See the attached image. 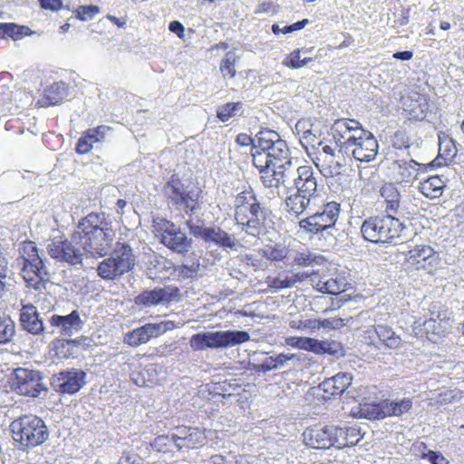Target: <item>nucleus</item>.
Here are the masks:
<instances>
[{
  "label": "nucleus",
  "instance_id": "1",
  "mask_svg": "<svg viewBox=\"0 0 464 464\" xmlns=\"http://www.w3.org/2000/svg\"><path fill=\"white\" fill-rule=\"evenodd\" d=\"M81 235L82 247L92 257H103L97 267L98 276L106 281H113L132 270L136 265L133 249L126 243L117 242L112 249L116 236L112 221L103 212H91L77 225Z\"/></svg>",
  "mask_w": 464,
  "mask_h": 464
},
{
  "label": "nucleus",
  "instance_id": "2",
  "mask_svg": "<svg viewBox=\"0 0 464 464\" xmlns=\"http://www.w3.org/2000/svg\"><path fill=\"white\" fill-rule=\"evenodd\" d=\"M237 143L242 147L251 145L253 165L262 174L266 186L277 188V194L284 198L286 206L290 205L288 175L286 166H290L289 148L279 134L269 129H261L251 138L246 133L237 136Z\"/></svg>",
  "mask_w": 464,
  "mask_h": 464
},
{
  "label": "nucleus",
  "instance_id": "3",
  "mask_svg": "<svg viewBox=\"0 0 464 464\" xmlns=\"http://www.w3.org/2000/svg\"><path fill=\"white\" fill-rule=\"evenodd\" d=\"M164 193L172 207L188 216L185 224L191 236L227 252L237 251L240 246L238 240L219 226H206L203 219H193L192 217L202 208L203 191L200 187L185 185L178 175L173 174L164 186Z\"/></svg>",
  "mask_w": 464,
  "mask_h": 464
},
{
  "label": "nucleus",
  "instance_id": "4",
  "mask_svg": "<svg viewBox=\"0 0 464 464\" xmlns=\"http://www.w3.org/2000/svg\"><path fill=\"white\" fill-rule=\"evenodd\" d=\"M333 138L339 147V153L358 161L369 162L378 153V141L370 131L353 119H338L331 127Z\"/></svg>",
  "mask_w": 464,
  "mask_h": 464
},
{
  "label": "nucleus",
  "instance_id": "5",
  "mask_svg": "<svg viewBox=\"0 0 464 464\" xmlns=\"http://www.w3.org/2000/svg\"><path fill=\"white\" fill-rule=\"evenodd\" d=\"M235 219L246 234L258 237L264 230L266 215L252 191H242L235 198Z\"/></svg>",
  "mask_w": 464,
  "mask_h": 464
},
{
  "label": "nucleus",
  "instance_id": "6",
  "mask_svg": "<svg viewBox=\"0 0 464 464\" xmlns=\"http://www.w3.org/2000/svg\"><path fill=\"white\" fill-rule=\"evenodd\" d=\"M19 253L20 257L16 262L21 266V275L26 286L34 290L44 289L49 279V272L38 254L35 243L33 241L23 242Z\"/></svg>",
  "mask_w": 464,
  "mask_h": 464
},
{
  "label": "nucleus",
  "instance_id": "7",
  "mask_svg": "<svg viewBox=\"0 0 464 464\" xmlns=\"http://www.w3.org/2000/svg\"><path fill=\"white\" fill-rule=\"evenodd\" d=\"M13 440L19 449L28 450L42 445L49 439V430L45 422L36 415H23L10 424Z\"/></svg>",
  "mask_w": 464,
  "mask_h": 464
},
{
  "label": "nucleus",
  "instance_id": "8",
  "mask_svg": "<svg viewBox=\"0 0 464 464\" xmlns=\"http://www.w3.org/2000/svg\"><path fill=\"white\" fill-rule=\"evenodd\" d=\"M405 226L392 215L373 217L363 221L361 232L362 237L372 243H392L401 237Z\"/></svg>",
  "mask_w": 464,
  "mask_h": 464
},
{
  "label": "nucleus",
  "instance_id": "9",
  "mask_svg": "<svg viewBox=\"0 0 464 464\" xmlns=\"http://www.w3.org/2000/svg\"><path fill=\"white\" fill-rule=\"evenodd\" d=\"M249 339V334L241 330L201 332L190 337L189 346L193 351L227 348L246 343Z\"/></svg>",
  "mask_w": 464,
  "mask_h": 464
},
{
  "label": "nucleus",
  "instance_id": "10",
  "mask_svg": "<svg viewBox=\"0 0 464 464\" xmlns=\"http://www.w3.org/2000/svg\"><path fill=\"white\" fill-rule=\"evenodd\" d=\"M153 231L160 237V241L169 250L185 256L192 247L193 240L183 232L179 227L170 220L163 218H154L152 220Z\"/></svg>",
  "mask_w": 464,
  "mask_h": 464
},
{
  "label": "nucleus",
  "instance_id": "11",
  "mask_svg": "<svg viewBox=\"0 0 464 464\" xmlns=\"http://www.w3.org/2000/svg\"><path fill=\"white\" fill-rule=\"evenodd\" d=\"M49 256L59 261L76 266L82 264L83 254L81 235L75 230L70 238H54L47 246Z\"/></svg>",
  "mask_w": 464,
  "mask_h": 464
},
{
  "label": "nucleus",
  "instance_id": "12",
  "mask_svg": "<svg viewBox=\"0 0 464 464\" xmlns=\"http://www.w3.org/2000/svg\"><path fill=\"white\" fill-rule=\"evenodd\" d=\"M292 277V283L295 281L309 280L315 288L322 293L329 295H338L347 290L349 285L345 276L338 274L337 272L329 273L320 272H305L296 273Z\"/></svg>",
  "mask_w": 464,
  "mask_h": 464
},
{
  "label": "nucleus",
  "instance_id": "13",
  "mask_svg": "<svg viewBox=\"0 0 464 464\" xmlns=\"http://www.w3.org/2000/svg\"><path fill=\"white\" fill-rule=\"evenodd\" d=\"M42 380L43 376L38 371L17 368L12 374L10 386L18 394L37 397L42 391H46Z\"/></svg>",
  "mask_w": 464,
  "mask_h": 464
},
{
  "label": "nucleus",
  "instance_id": "14",
  "mask_svg": "<svg viewBox=\"0 0 464 464\" xmlns=\"http://www.w3.org/2000/svg\"><path fill=\"white\" fill-rule=\"evenodd\" d=\"M86 379V372L70 368L53 374L51 384L55 392L72 395L77 393L87 383Z\"/></svg>",
  "mask_w": 464,
  "mask_h": 464
},
{
  "label": "nucleus",
  "instance_id": "15",
  "mask_svg": "<svg viewBox=\"0 0 464 464\" xmlns=\"http://www.w3.org/2000/svg\"><path fill=\"white\" fill-rule=\"evenodd\" d=\"M174 328L175 324L172 321L146 324L127 333L124 337V343L130 346L137 347L148 343L151 338L158 337Z\"/></svg>",
  "mask_w": 464,
  "mask_h": 464
},
{
  "label": "nucleus",
  "instance_id": "16",
  "mask_svg": "<svg viewBox=\"0 0 464 464\" xmlns=\"http://www.w3.org/2000/svg\"><path fill=\"white\" fill-rule=\"evenodd\" d=\"M181 455L190 450L203 447L207 442L206 429L198 426L179 425L173 428Z\"/></svg>",
  "mask_w": 464,
  "mask_h": 464
},
{
  "label": "nucleus",
  "instance_id": "17",
  "mask_svg": "<svg viewBox=\"0 0 464 464\" xmlns=\"http://www.w3.org/2000/svg\"><path fill=\"white\" fill-rule=\"evenodd\" d=\"M406 260L415 269H423L431 273L439 266L440 258L439 253L430 246L418 245L407 253Z\"/></svg>",
  "mask_w": 464,
  "mask_h": 464
},
{
  "label": "nucleus",
  "instance_id": "18",
  "mask_svg": "<svg viewBox=\"0 0 464 464\" xmlns=\"http://www.w3.org/2000/svg\"><path fill=\"white\" fill-rule=\"evenodd\" d=\"M178 293L177 287L170 286L145 290L135 297L134 302L137 305L145 307L165 304L170 303Z\"/></svg>",
  "mask_w": 464,
  "mask_h": 464
},
{
  "label": "nucleus",
  "instance_id": "19",
  "mask_svg": "<svg viewBox=\"0 0 464 464\" xmlns=\"http://www.w3.org/2000/svg\"><path fill=\"white\" fill-rule=\"evenodd\" d=\"M49 323L53 331L63 336H72L79 333L84 326V322L81 319L78 310H72L66 315L53 314Z\"/></svg>",
  "mask_w": 464,
  "mask_h": 464
},
{
  "label": "nucleus",
  "instance_id": "20",
  "mask_svg": "<svg viewBox=\"0 0 464 464\" xmlns=\"http://www.w3.org/2000/svg\"><path fill=\"white\" fill-rule=\"evenodd\" d=\"M427 168L428 166L411 160L409 161L393 160L390 169L395 182L410 183L418 178L420 170H425Z\"/></svg>",
  "mask_w": 464,
  "mask_h": 464
},
{
  "label": "nucleus",
  "instance_id": "21",
  "mask_svg": "<svg viewBox=\"0 0 464 464\" xmlns=\"http://www.w3.org/2000/svg\"><path fill=\"white\" fill-rule=\"evenodd\" d=\"M153 451L160 453L165 460H175L181 456L173 429L169 433L159 435L150 443Z\"/></svg>",
  "mask_w": 464,
  "mask_h": 464
},
{
  "label": "nucleus",
  "instance_id": "22",
  "mask_svg": "<svg viewBox=\"0 0 464 464\" xmlns=\"http://www.w3.org/2000/svg\"><path fill=\"white\" fill-rule=\"evenodd\" d=\"M305 445L314 449H329L332 447V426L314 428L303 432Z\"/></svg>",
  "mask_w": 464,
  "mask_h": 464
},
{
  "label": "nucleus",
  "instance_id": "23",
  "mask_svg": "<svg viewBox=\"0 0 464 464\" xmlns=\"http://www.w3.org/2000/svg\"><path fill=\"white\" fill-rule=\"evenodd\" d=\"M20 324L24 330L32 334H40L44 332L43 321L39 318L37 308L27 304L22 306L20 311Z\"/></svg>",
  "mask_w": 464,
  "mask_h": 464
},
{
  "label": "nucleus",
  "instance_id": "24",
  "mask_svg": "<svg viewBox=\"0 0 464 464\" xmlns=\"http://www.w3.org/2000/svg\"><path fill=\"white\" fill-rule=\"evenodd\" d=\"M352 379L350 373L339 372L332 378L324 380L318 388L325 393L324 397L341 395L351 385Z\"/></svg>",
  "mask_w": 464,
  "mask_h": 464
},
{
  "label": "nucleus",
  "instance_id": "25",
  "mask_svg": "<svg viewBox=\"0 0 464 464\" xmlns=\"http://www.w3.org/2000/svg\"><path fill=\"white\" fill-rule=\"evenodd\" d=\"M353 414L358 418L380 420L385 418L384 401L382 402H360L353 409Z\"/></svg>",
  "mask_w": 464,
  "mask_h": 464
},
{
  "label": "nucleus",
  "instance_id": "26",
  "mask_svg": "<svg viewBox=\"0 0 464 464\" xmlns=\"http://www.w3.org/2000/svg\"><path fill=\"white\" fill-rule=\"evenodd\" d=\"M296 172L298 177L294 179L292 190L295 188L303 193L314 194L316 188V182L314 178H313L311 168L308 166H300Z\"/></svg>",
  "mask_w": 464,
  "mask_h": 464
},
{
  "label": "nucleus",
  "instance_id": "27",
  "mask_svg": "<svg viewBox=\"0 0 464 464\" xmlns=\"http://www.w3.org/2000/svg\"><path fill=\"white\" fill-rule=\"evenodd\" d=\"M340 215V204L331 201L324 205L323 211L313 214L316 221L324 225V231L333 227Z\"/></svg>",
  "mask_w": 464,
  "mask_h": 464
},
{
  "label": "nucleus",
  "instance_id": "28",
  "mask_svg": "<svg viewBox=\"0 0 464 464\" xmlns=\"http://www.w3.org/2000/svg\"><path fill=\"white\" fill-rule=\"evenodd\" d=\"M313 215L300 220L295 228V234L301 239L312 238L313 236L324 231V225L316 221Z\"/></svg>",
  "mask_w": 464,
  "mask_h": 464
},
{
  "label": "nucleus",
  "instance_id": "29",
  "mask_svg": "<svg viewBox=\"0 0 464 464\" xmlns=\"http://www.w3.org/2000/svg\"><path fill=\"white\" fill-rule=\"evenodd\" d=\"M69 94L68 85L64 82H55L44 90L45 105L53 106L60 103Z\"/></svg>",
  "mask_w": 464,
  "mask_h": 464
},
{
  "label": "nucleus",
  "instance_id": "30",
  "mask_svg": "<svg viewBox=\"0 0 464 464\" xmlns=\"http://www.w3.org/2000/svg\"><path fill=\"white\" fill-rule=\"evenodd\" d=\"M445 182L439 176H431L421 181L419 186L420 191L428 198H438L442 195Z\"/></svg>",
  "mask_w": 464,
  "mask_h": 464
},
{
  "label": "nucleus",
  "instance_id": "31",
  "mask_svg": "<svg viewBox=\"0 0 464 464\" xmlns=\"http://www.w3.org/2000/svg\"><path fill=\"white\" fill-rule=\"evenodd\" d=\"M381 196L386 203L387 215L396 214L400 207V193L392 184H386L381 188Z\"/></svg>",
  "mask_w": 464,
  "mask_h": 464
},
{
  "label": "nucleus",
  "instance_id": "32",
  "mask_svg": "<svg viewBox=\"0 0 464 464\" xmlns=\"http://www.w3.org/2000/svg\"><path fill=\"white\" fill-rule=\"evenodd\" d=\"M412 408L411 398L396 399L392 401H384V410L386 416H401Z\"/></svg>",
  "mask_w": 464,
  "mask_h": 464
},
{
  "label": "nucleus",
  "instance_id": "33",
  "mask_svg": "<svg viewBox=\"0 0 464 464\" xmlns=\"http://www.w3.org/2000/svg\"><path fill=\"white\" fill-rule=\"evenodd\" d=\"M375 333L380 341L387 347L396 349L401 345V339L400 335L395 334L392 327L384 324H378L375 327Z\"/></svg>",
  "mask_w": 464,
  "mask_h": 464
},
{
  "label": "nucleus",
  "instance_id": "34",
  "mask_svg": "<svg viewBox=\"0 0 464 464\" xmlns=\"http://www.w3.org/2000/svg\"><path fill=\"white\" fill-rule=\"evenodd\" d=\"M243 114V103L237 102H227L222 104L217 109V117L222 121L226 122L230 118L236 116H241Z\"/></svg>",
  "mask_w": 464,
  "mask_h": 464
},
{
  "label": "nucleus",
  "instance_id": "35",
  "mask_svg": "<svg viewBox=\"0 0 464 464\" xmlns=\"http://www.w3.org/2000/svg\"><path fill=\"white\" fill-rule=\"evenodd\" d=\"M289 359L290 357H287L283 353L277 354L276 356H266L262 361V362L255 366V369L257 372H266L273 369L279 368L280 366L284 365V363Z\"/></svg>",
  "mask_w": 464,
  "mask_h": 464
},
{
  "label": "nucleus",
  "instance_id": "36",
  "mask_svg": "<svg viewBox=\"0 0 464 464\" xmlns=\"http://www.w3.org/2000/svg\"><path fill=\"white\" fill-rule=\"evenodd\" d=\"M313 194L297 191L292 195V213L299 216L302 214L310 203V197Z\"/></svg>",
  "mask_w": 464,
  "mask_h": 464
},
{
  "label": "nucleus",
  "instance_id": "37",
  "mask_svg": "<svg viewBox=\"0 0 464 464\" xmlns=\"http://www.w3.org/2000/svg\"><path fill=\"white\" fill-rule=\"evenodd\" d=\"M332 447L343 449L344 447L353 446V442L349 440L345 428L332 426Z\"/></svg>",
  "mask_w": 464,
  "mask_h": 464
},
{
  "label": "nucleus",
  "instance_id": "38",
  "mask_svg": "<svg viewBox=\"0 0 464 464\" xmlns=\"http://www.w3.org/2000/svg\"><path fill=\"white\" fill-rule=\"evenodd\" d=\"M24 30L28 28L13 23H0V38L10 37L16 40L22 37Z\"/></svg>",
  "mask_w": 464,
  "mask_h": 464
},
{
  "label": "nucleus",
  "instance_id": "39",
  "mask_svg": "<svg viewBox=\"0 0 464 464\" xmlns=\"http://www.w3.org/2000/svg\"><path fill=\"white\" fill-rule=\"evenodd\" d=\"M236 54L232 52H228L225 54V57L222 59L219 66V70L224 77L229 76L230 78H233L236 76Z\"/></svg>",
  "mask_w": 464,
  "mask_h": 464
},
{
  "label": "nucleus",
  "instance_id": "40",
  "mask_svg": "<svg viewBox=\"0 0 464 464\" xmlns=\"http://www.w3.org/2000/svg\"><path fill=\"white\" fill-rule=\"evenodd\" d=\"M111 131V128L105 125H100L96 128L89 129L85 132L90 138V142L94 146L97 143L106 141L108 134Z\"/></svg>",
  "mask_w": 464,
  "mask_h": 464
},
{
  "label": "nucleus",
  "instance_id": "41",
  "mask_svg": "<svg viewBox=\"0 0 464 464\" xmlns=\"http://www.w3.org/2000/svg\"><path fill=\"white\" fill-rule=\"evenodd\" d=\"M14 333V322L9 317H0V343L11 341Z\"/></svg>",
  "mask_w": 464,
  "mask_h": 464
},
{
  "label": "nucleus",
  "instance_id": "42",
  "mask_svg": "<svg viewBox=\"0 0 464 464\" xmlns=\"http://www.w3.org/2000/svg\"><path fill=\"white\" fill-rule=\"evenodd\" d=\"M293 345H296L300 349L312 351V352L318 353V352L321 351L320 349H322L323 344H321V341H318V340L313 339V338L292 337V346Z\"/></svg>",
  "mask_w": 464,
  "mask_h": 464
},
{
  "label": "nucleus",
  "instance_id": "43",
  "mask_svg": "<svg viewBox=\"0 0 464 464\" xmlns=\"http://www.w3.org/2000/svg\"><path fill=\"white\" fill-rule=\"evenodd\" d=\"M199 268L198 262H193L191 265H178L174 266V271L179 277L182 279H188L194 277Z\"/></svg>",
  "mask_w": 464,
  "mask_h": 464
},
{
  "label": "nucleus",
  "instance_id": "44",
  "mask_svg": "<svg viewBox=\"0 0 464 464\" xmlns=\"http://www.w3.org/2000/svg\"><path fill=\"white\" fill-rule=\"evenodd\" d=\"M313 48L306 50H297L295 55L292 57V68H301L313 60Z\"/></svg>",
  "mask_w": 464,
  "mask_h": 464
},
{
  "label": "nucleus",
  "instance_id": "45",
  "mask_svg": "<svg viewBox=\"0 0 464 464\" xmlns=\"http://www.w3.org/2000/svg\"><path fill=\"white\" fill-rule=\"evenodd\" d=\"M292 328L300 330H314L319 329V320L303 319L302 315L292 318Z\"/></svg>",
  "mask_w": 464,
  "mask_h": 464
},
{
  "label": "nucleus",
  "instance_id": "46",
  "mask_svg": "<svg viewBox=\"0 0 464 464\" xmlns=\"http://www.w3.org/2000/svg\"><path fill=\"white\" fill-rule=\"evenodd\" d=\"M318 148L322 149V151L334 159H336V165L339 167H343L346 164V155H342V153H339V150L335 151V150L327 144H324L322 140H319L316 145Z\"/></svg>",
  "mask_w": 464,
  "mask_h": 464
},
{
  "label": "nucleus",
  "instance_id": "47",
  "mask_svg": "<svg viewBox=\"0 0 464 464\" xmlns=\"http://www.w3.org/2000/svg\"><path fill=\"white\" fill-rule=\"evenodd\" d=\"M98 13L99 8L96 5H81L76 11V17L82 21H88Z\"/></svg>",
  "mask_w": 464,
  "mask_h": 464
},
{
  "label": "nucleus",
  "instance_id": "48",
  "mask_svg": "<svg viewBox=\"0 0 464 464\" xmlns=\"http://www.w3.org/2000/svg\"><path fill=\"white\" fill-rule=\"evenodd\" d=\"M298 143L305 150H308L309 147L315 148L317 145V142L319 141L317 140V137L314 133H313L312 129L307 130V132L305 134L300 135V137L297 139Z\"/></svg>",
  "mask_w": 464,
  "mask_h": 464
},
{
  "label": "nucleus",
  "instance_id": "49",
  "mask_svg": "<svg viewBox=\"0 0 464 464\" xmlns=\"http://www.w3.org/2000/svg\"><path fill=\"white\" fill-rule=\"evenodd\" d=\"M421 459L429 460L431 464H449V460L440 452L428 450L421 454Z\"/></svg>",
  "mask_w": 464,
  "mask_h": 464
},
{
  "label": "nucleus",
  "instance_id": "50",
  "mask_svg": "<svg viewBox=\"0 0 464 464\" xmlns=\"http://www.w3.org/2000/svg\"><path fill=\"white\" fill-rule=\"evenodd\" d=\"M142 459L131 451H123L116 464H141Z\"/></svg>",
  "mask_w": 464,
  "mask_h": 464
},
{
  "label": "nucleus",
  "instance_id": "51",
  "mask_svg": "<svg viewBox=\"0 0 464 464\" xmlns=\"http://www.w3.org/2000/svg\"><path fill=\"white\" fill-rule=\"evenodd\" d=\"M90 138L86 132L78 140L76 145V151L80 154L88 153L94 146L90 142Z\"/></svg>",
  "mask_w": 464,
  "mask_h": 464
},
{
  "label": "nucleus",
  "instance_id": "52",
  "mask_svg": "<svg viewBox=\"0 0 464 464\" xmlns=\"http://www.w3.org/2000/svg\"><path fill=\"white\" fill-rule=\"evenodd\" d=\"M423 327L428 334L435 335H440L443 332L440 323H437L433 318L426 320L423 324Z\"/></svg>",
  "mask_w": 464,
  "mask_h": 464
},
{
  "label": "nucleus",
  "instance_id": "53",
  "mask_svg": "<svg viewBox=\"0 0 464 464\" xmlns=\"http://www.w3.org/2000/svg\"><path fill=\"white\" fill-rule=\"evenodd\" d=\"M309 129H312L310 121L302 119L295 123V131L292 130V132L295 135V138L298 139L300 135L305 134Z\"/></svg>",
  "mask_w": 464,
  "mask_h": 464
},
{
  "label": "nucleus",
  "instance_id": "54",
  "mask_svg": "<svg viewBox=\"0 0 464 464\" xmlns=\"http://www.w3.org/2000/svg\"><path fill=\"white\" fill-rule=\"evenodd\" d=\"M344 324V321L342 318L324 319L323 321L319 320V329L321 327L325 329H339L343 327Z\"/></svg>",
  "mask_w": 464,
  "mask_h": 464
},
{
  "label": "nucleus",
  "instance_id": "55",
  "mask_svg": "<svg viewBox=\"0 0 464 464\" xmlns=\"http://www.w3.org/2000/svg\"><path fill=\"white\" fill-rule=\"evenodd\" d=\"M277 12V6L274 5L272 2H264L258 5L257 8L255 10L256 14H276Z\"/></svg>",
  "mask_w": 464,
  "mask_h": 464
},
{
  "label": "nucleus",
  "instance_id": "56",
  "mask_svg": "<svg viewBox=\"0 0 464 464\" xmlns=\"http://www.w3.org/2000/svg\"><path fill=\"white\" fill-rule=\"evenodd\" d=\"M43 9L57 11L62 8V0H38Z\"/></svg>",
  "mask_w": 464,
  "mask_h": 464
},
{
  "label": "nucleus",
  "instance_id": "57",
  "mask_svg": "<svg viewBox=\"0 0 464 464\" xmlns=\"http://www.w3.org/2000/svg\"><path fill=\"white\" fill-rule=\"evenodd\" d=\"M321 344H324V345H322V349H320L321 351L318 352V353H329V354H336L337 353L339 343H334V342L322 341Z\"/></svg>",
  "mask_w": 464,
  "mask_h": 464
},
{
  "label": "nucleus",
  "instance_id": "58",
  "mask_svg": "<svg viewBox=\"0 0 464 464\" xmlns=\"http://www.w3.org/2000/svg\"><path fill=\"white\" fill-rule=\"evenodd\" d=\"M169 30L171 33L176 34L179 37H182L184 34V26L183 24L179 21H172L169 24Z\"/></svg>",
  "mask_w": 464,
  "mask_h": 464
},
{
  "label": "nucleus",
  "instance_id": "59",
  "mask_svg": "<svg viewBox=\"0 0 464 464\" xmlns=\"http://www.w3.org/2000/svg\"><path fill=\"white\" fill-rule=\"evenodd\" d=\"M345 431H347V437L349 440L353 441V446L357 444L361 438H359V430L355 427L345 428Z\"/></svg>",
  "mask_w": 464,
  "mask_h": 464
},
{
  "label": "nucleus",
  "instance_id": "60",
  "mask_svg": "<svg viewBox=\"0 0 464 464\" xmlns=\"http://www.w3.org/2000/svg\"><path fill=\"white\" fill-rule=\"evenodd\" d=\"M393 58L401 61H409L412 58L413 53L411 51H401L393 53Z\"/></svg>",
  "mask_w": 464,
  "mask_h": 464
},
{
  "label": "nucleus",
  "instance_id": "61",
  "mask_svg": "<svg viewBox=\"0 0 464 464\" xmlns=\"http://www.w3.org/2000/svg\"><path fill=\"white\" fill-rule=\"evenodd\" d=\"M230 457H225L223 455H213L210 458V461L212 464H228Z\"/></svg>",
  "mask_w": 464,
  "mask_h": 464
},
{
  "label": "nucleus",
  "instance_id": "62",
  "mask_svg": "<svg viewBox=\"0 0 464 464\" xmlns=\"http://www.w3.org/2000/svg\"><path fill=\"white\" fill-rule=\"evenodd\" d=\"M6 269L0 266V294L5 290Z\"/></svg>",
  "mask_w": 464,
  "mask_h": 464
},
{
  "label": "nucleus",
  "instance_id": "63",
  "mask_svg": "<svg viewBox=\"0 0 464 464\" xmlns=\"http://www.w3.org/2000/svg\"><path fill=\"white\" fill-rule=\"evenodd\" d=\"M309 23L308 19H303L292 24V32L303 29Z\"/></svg>",
  "mask_w": 464,
  "mask_h": 464
},
{
  "label": "nucleus",
  "instance_id": "64",
  "mask_svg": "<svg viewBox=\"0 0 464 464\" xmlns=\"http://www.w3.org/2000/svg\"><path fill=\"white\" fill-rule=\"evenodd\" d=\"M12 75L7 72H0V84L5 86L10 82Z\"/></svg>",
  "mask_w": 464,
  "mask_h": 464
}]
</instances>
